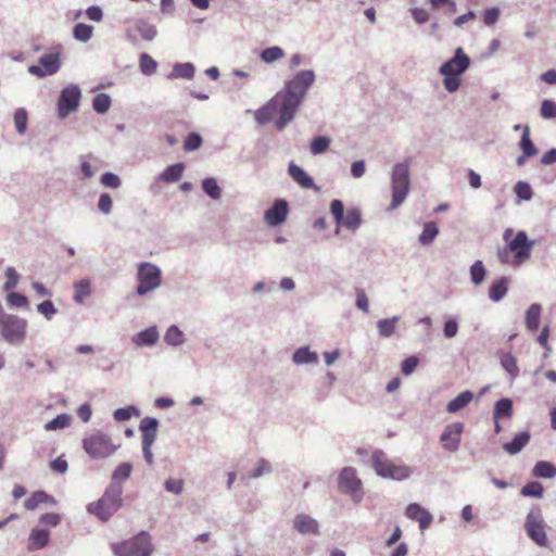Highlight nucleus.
Here are the masks:
<instances>
[{
	"label": "nucleus",
	"mask_w": 556,
	"mask_h": 556,
	"mask_svg": "<svg viewBox=\"0 0 556 556\" xmlns=\"http://www.w3.org/2000/svg\"><path fill=\"white\" fill-rule=\"evenodd\" d=\"M50 541V532L47 529L34 528L29 534L28 551L45 548Z\"/></svg>",
	"instance_id": "23"
},
{
	"label": "nucleus",
	"mask_w": 556,
	"mask_h": 556,
	"mask_svg": "<svg viewBox=\"0 0 556 556\" xmlns=\"http://www.w3.org/2000/svg\"><path fill=\"white\" fill-rule=\"evenodd\" d=\"M371 466L376 473L382 478L403 481L410 477L412 468L405 465L391 463L382 450H375L371 455Z\"/></svg>",
	"instance_id": "7"
},
{
	"label": "nucleus",
	"mask_w": 556,
	"mask_h": 556,
	"mask_svg": "<svg viewBox=\"0 0 556 556\" xmlns=\"http://www.w3.org/2000/svg\"><path fill=\"white\" fill-rule=\"evenodd\" d=\"M292 361L296 365L315 364L318 361V355L316 352L311 351L308 346H301L293 352Z\"/></svg>",
	"instance_id": "30"
},
{
	"label": "nucleus",
	"mask_w": 556,
	"mask_h": 556,
	"mask_svg": "<svg viewBox=\"0 0 556 556\" xmlns=\"http://www.w3.org/2000/svg\"><path fill=\"white\" fill-rule=\"evenodd\" d=\"M116 556H151L154 547L149 532L140 531L128 540L112 544Z\"/></svg>",
	"instance_id": "6"
},
{
	"label": "nucleus",
	"mask_w": 556,
	"mask_h": 556,
	"mask_svg": "<svg viewBox=\"0 0 556 556\" xmlns=\"http://www.w3.org/2000/svg\"><path fill=\"white\" fill-rule=\"evenodd\" d=\"M464 428L465 425L460 421L452 422L445 426L440 435V442L442 443L444 450L448 452H456L459 448Z\"/></svg>",
	"instance_id": "15"
},
{
	"label": "nucleus",
	"mask_w": 556,
	"mask_h": 556,
	"mask_svg": "<svg viewBox=\"0 0 556 556\" xmlns=\"http://www.w3.org/2000/svg\"><path fill=\"white\" fill-rule=\"evenodd\" d=\"M544 119H553L556 117V103L552 100H543L540 110Z\"/></svg>",
	"instance_id": "61"
},
{
	"label": "nucleus",
	"mask_w": 556,
	"mask_h": 556,
	"mask_svg": "<svg viewBox=\"0 0 556 556\" xmlns=\"http://www.w3.org/2000/svg\"><path fill=\"white\" fill-rule=\"evenodd\" d=\"M514 192L517 198L516 203H519L521 201H530L533 197V190L530 184L523 180L516 182V185L514 186Z\"/></svg>",
	"instance_id": "48"
},
{
	"label": "nucleus",
	"mask_w": 556,
	"mask_h": 556,
	"mask_svg": "<svg viewBox=\"0 0 556 556\" xmlns=\"http://www.w3.org/2000/svg\"><path fill=\"white\" fill-rule=\"evenodd\" d=\"M275 113L280 114V100L277 99V96L271 98L264 106L258 109L255 112L254 117L256 123L260 125H265L273 119Z\"/></svg>",
	"instance_id": "19"
},
{
	"label": "nucleus",
	"mask_w": 556,
	"mask_h": 556,
	"mask_svg": "<svg viewBox=\"0 0 556 556\" xmlns=\"http://www.w3.org/2000/svg\"><path fill=\"white\" fill-rule=\"evenodd\" d=\"M519 148L525 153V156H535L539 152L533 141L530 138V128L529 126H525L522 128L521 138L519 141Z\"/></svg>",
	"instance_id": "36"
},
{
	"label": "nucleus",
	"mask_w": 556,
	"mask_h": 556,
	"mask_svg": "<svg viewBox=\"0 0 556 556\" xmlns=\"http://www.w3.org/2000/svg\"><path fill=\"white\" fill-rule=\"evenodd\" d=\"M293 527L301 534H319L317 520L306 514H298L294 517Z\"/></svg>",
	"instance_id": "18"
},
{
	"label": "nucleus",
	"mask_w": 556,
	"mask_h": 556,
	"mask_svg": "<svg viewBox=\"0 0 556 556\" xmlns=\"http://www.w3.org/2000/svg\"><path fill=\"white\" fill-rule=\"evenodd\" d=\"M132 471V465L130 463H121L112 472L111 483H119L126 481Z\"/></svg>",
	"instance_id": "43"
},
{
	"label": "nucleus",
	"mask_w": 556,
	"mask_h": 556,
	"mask_svg": "<svg viewBox=\"0 0 556 556\" xmlns=\"http://www.w3.org/2000/svg\"><path fill=\"white\" fill-rule=\"evenodd\" d=\"M473 399V393L469 390L460 392L456 397L451 400L446 405V410L450 414L458 413L464 409Z\"/></svg>",
	"instance_id": "29"
},
{
	"label": "nucleus",
	"mask_w": 556,
	"mask_h": 556,
	"mask_svg": "<svg viewBox=\"0 0 556 556\" xmlns=\"http://www.w3.org/2000/svg\"><path fill=\"white\" fill-rule=\"evenodd\" d=\"M531 475L538 479H553L556 477V465L547 460H539L534 464Z\"/></svg>",
	"instance_id": "28"
},
{
	"label": "nucleus",
	"mask_w": 556,
	"mask_h": 556,
	"mask_svg": "<svg viewBox=\"0 0 556 556\" xmlns=\"http://www.w3.org/2000/svg\"><path fill=\"white\" fill-rule=\"evenodd\" d=\"M159 420L154 417H144L139 425L142 443H154L157 435Z\"/></svg>",
	"instance_id": "22"
},
{
	"label": "nucleus",
	"mask_w": 556,
	"mask_h": 556,
	"mask_svg": "<svg viewBox=\"0 0 556 556\" xmlns=\"http://www.w3.org/2000/svg\"><path fill=\"white\" fill-rule=\"evenodd\" d=\"M167 492L179 495L184 491V481L181 479H167L164 482Z\"/></svg>",
	"instance_id": "64"
},
{
	"label": "nucleus",
	"mask_w": 556,
	"mask_h": 556,
	"mask_svg": "<svg viewBox=\"0 0 556 556\" xmlns=\"http://www.w3.org/2000/svg\"><path fill=\"white\" fill-rule=\"evenodd\" d=\"M331 138L329 136H315L309 143V151L313 155L324 154L330 147Z\"/></svg>",
	"instance_id": "40"
},
{
	"label": "nucleus",
	"mask_w": 556,
	"mask_h": 556,
	"mask_svg": "<svg viewBox=\"0 0 556 556\" xmlns=\"http://www.w3.org/2000/svg\"><path fill=\"white\" fill-rule=\"evenodd\" d=\"M184 170V163L169 165L160 174V179L165 182H176L181 178Z\"/></svg>",
	"instance_id": "35"
},
{
	"label": "nucleus",
	"mask_w": 556,
	"mask_h": 556,
	"mask_svg": "<svg viewBox=\"0 0 556 556\" xmlns=\"http://www.w3.org/2000/svg\"><path fill=\"white\" fill-rule=\"evenodd\" d=\"M203 142L202 136L199 132L192 131L189 132L184 142V149L186 151H195L198 150Z\"/></svg>",
	"instance_id": "54"
},
{
	"label": "nucleus",
	"mask_w": 556,
	"mask_h": 556,
	"mask_svg": "<svg viewBox=\"0 0 556 556\" xmlns=\"http://www.w3.org/2000/svg\"><path fill=\"white\" fill-rule=\"evenodd\" d=\"M270 471L269 464L266 459L261 458L256 465V467L247 476L242 477V480L244 479H257L262 477L265 473H268Z\"/></svg>",
	"instance_id": "57"
},
{
	"label": "nucleus",
	"mask_w": 556,
	"mask_h": 556,
	"mask_svg": "<svg viewBox=\"0 0 556 556\" xmlns=\"http://www.w3.org/2000/svg\"><path fill=\"white\" fill-rule=\"evenodd\" d=\"M100 182L106 187L112 189H117L122 185V180L118 175L106 172L100 177Z\"/></svg>",
	"instance_id": "59"
},
{
	"label": "nucleus",
	"mask_w": 556,
	"mask_h": 556,
	"mask_svg": "<svg viewBox=\"0 0 556 556\" xmlns=\"http://www.w3.org/2000/svg\"><path fill=\"white\" fill-rule=\"evenodd\" d=\"M27 112L25 109L20 108L14 112V125L18 134H25L27 129Z\"/></svg>",
	"instance_id": "53"
},
{
	"label": "nucleus",
	"mask_w": 556,
	"mask_h": 556,
	"mask_svg": "<svg viewBox=\"0 0 556 556\" xmlns=\"http://www.w3.org/2000/svg\"><path fill=\"white\" fill-rule=\"evenodd\" d=\"M140 72L144 76H151L156 72L157 62L148 53H141L139 56Z\"/></svg>",
	"instance_id": "46"
},
{
	"label": "nucleus",
	"mask_w": 556,
	"mask_h": 556,
	"mask_svg": "<svg viewBox=\"0 0 556 556\" xmlns=\"http://www.w3.org/2000/svg\"><path fill=\"white\" fill-rule=\"evenodd\" d=\"M123 485L110 483L103 495L94 503L87 506V510L94 514L100 520H109L122 507Z\"/></svg>",
	"instance_id": "3"
},
{
	"label": "nucleus",
	"mask_w": 556,
	"mask_h": 556,
	"mask_svg": "<svg viewBox=\"0 0 556 556\" xmlns=\"http://www.w3.org/2000/svg\"><path fill=\"white\" fill-rule=\"evenodd\" d=\"M37 312L43 315L48 320H51L58 313V309L51 300H45L37 305Z\"/></svg>",
	"instance_id": "58"
},
{
	"label": "nucleus",
	"mask_w": 556,
	"mask_h": 556,
	"mask_svg": "<svg viewBox=\"0 0 556 556\" xmlns=\"http://www.w3.org/2000/svg\"><path fill=\"white\" fill-rule=\"evenodd\" d=\"M330 213L337 224L336 235H339L341 227L355 231L362 225L361 211L357 207H351L344 213V204L339 199L330 202Z\"/></svg>",
	"instance_id": "9"
},
{
	"label": "nucleus",
	"mask_w": 556,
	"mask_h": 556,
	"mask_svg": "<svg viewBox=\"0 0 556 556\" xmlns=\"http://www.w3.org/2000/svg\"><path fill=\"white\" fill-rule=\"evenodd\" d=\"M39 64L42 66L45 72H47L48 75H53L59 72L61 64H60V53H47L39 58Z\"/></svg>",
	"instance_id": "32"
},
{
	"label": "nucleus",
	"mask_w": 556,
	"mask_h": 556,
	"mask_svg": "<svg viewBox=\"0 0 556 556\" xmlns=\"http://www.w3.org/2000/svg\"><path fill=\"white\" fill-rule=\"evenodd\" d=\"M112 208H113L112 197L109 193H101L99 197V200H98V210L101 213L109 215L112 213Z\"/></svg>",
	"instance_id": "62"
},
{
	"label": "nucleus",
	"mask_w": 556,
	"mask_h": 556,
	"mask_svg": "<svg viewBox=\"0 0 556 556\" xmlns=\"http://www.w3.org/2000/svg\"><path fill=\"white\" fill-rule=\"evenodd\" d=\"M469 66L470 58L459 47L455 49L454 55L439 67V74L444 77L443 86L450 93L458 90L460 86L459 77Z\"/></svg>",
	"instance_id": "2"
},
{
	"label": "nucleus",
	"mask_w": 556,
	"mask_h": 556,
	"mask_svg": "<svg viewBox=\"0 0 556 556\" xmlns=\"http://www.w3.org/2000/svg\"><path fill=\"white\" fill-rule=\"evenodd\" d=\"M520 494L525 497L542 498L544 495V488L541 482L531 481L521 488Z\"/></svg>",
	"instance_id": "45"
},
{
	"label": "nucleus",
	"mask_w": 556,
	"mask_h": 556,
	"mask_svg": "<svg viewBox=\"0 0 556 556\" xmlns=\"http://www.w3.org/2000/svg\"><path fill=\"white\" fill-rule=\"evenodd\" d=\"M40 504H48V505H55L56 501L53 496L48 494L46 491H36L34 492L30 497H28L25 503L24 507L27 510H34L36 509Z\"/></svg>",
	"instance_id": "27"
},
{
	"label": "nucleus",
	"mask_w": 556,
	"mask_h": 556,
	"mask_svg": "<svg viewBox=\"0 0 556 556\" xmlns=\"http://www.w3.org/2000/svg\"><path fill=\"white\" fill-rule=\"evenodd\" d=\"M5 282L3 283V291H10L14 289L20 280V275L13 267H7L5 268Z\"/></svg>",
	"instance_id": "56"
},
{
	"label": "nucleus",
	"mask_w": 556,
	"mask_h": 556,
	"mask_svg": "<svg viewBox=\"0 0 556 556\" xmlns=\"http://www.w3.org/2000/svg\"><path fill=\"white\" fill-rule=\"evenodd\" d=\"M203 192L212 200H219L222 198V188L214 177H206L202 180Z\"/></svg>",
	"instance_id": "42"
},
{
	"label": "nucleus",
	"mask_w": 556,
	"mask_h": 556,
	"mask_svg": "<svg viewBox=\"0 0 556 556\" xmlns=\"http://www.w3.org/2000/svg\"><path fill=\"white\" fill-rule=\"evenodd\" d=\"M459 329L458 320L455 317H450L444 321L443 334L446 339L454 338Z\"/></svg>",
	"instance_id": "60"
},
{
	"label": "nucleus",
	"mask_w": 556,
	"mask_h": 556,
	"mask_svg": "<svg viewBox=\"0 0 556 556\" xmlns=\"http://www.w3.org/2000/svg\"><path fill=\"white\" fill-rule=\"evenodd\" d=\"M132 416H140V410L135 405L117 408L113 413V417L116 421H126Z\"/></svg>",
	"instance_id": "52"
},
{
	"label": "nucleus",
	"mask_w": 556,
	"mask_h": 556,
	"mask_svg": "<svg viewBox=\"0 0 556 556\" xmlns=\"http://www.w3.org/2000/svg\"><path fill=\"white\" fill-rule=\"evenodd\" d=\"M289 213V204L285 199H277L266 210L264 219L269 226H278L286 222Z\"/></svg>",
	"instance_id": "16"
},
{
	"label": "nucleus",
	"mask_w": 556,
	"mask_h": 556,
	"mask_svg": "<svg viewBox=\"0 0 556 556\" xmlns=\"http://www.w3.org/2000/svg\"><path fill=\"white\" fill-rule=\"evenodd\" d=\"M509 277L502 276L494 280L489 288V298L493 302L502 301L508 291Z\"/></svg>",
	"instance_id": "25"
},
{
	"label": "nucleus",
	"mask_w": 556,
	"mask_h": 556,
	"mask_svg": "<svg viewBox=\"0 0 556 556\" xmlns=\"http://www.w3.org/2000/svg\"><path fill=\"white\" fill-rule=\"evenodd\" d=\"M542 307L538 303H533L526 312V326L529 330L535 331L540 327Z\"/></svg>",
	"instance_id": "33"
},
{
	"label": "nucleus",
	"mask_w": 556,
	"mask_h": 556,
	"mask_svg": "<svg viewBox=\"0 0 556 556\" xmlns=\"http://www.w3.org/2000/svg\"><path fill=\"white\" fill-rule=\"evenodd\" d=\"M164 342L170 346H179L184 344L185 336L176 325H172L164 334Z\"/></svg>",
	"instance_id": "41"
},
{
	"label": "nucleus",
	"mask_w": 556,
	"mask_h": 556,
	"mask_svg": "<svg viewBox=\"0 0 556 556\" xmlns=\"http://www.w3.org/2000/svg\"><path fill=\"white\" fill-rule=\"evenodd\" d=\"M527 535L540 547H548L549 542L545 531L544 520L539 506H534L527 514L525 521Z\"/></svg>",
	"instance_id": "12"
},
{
	"label": "nucleus",
	"mask_w": 556,
	"mask_h": 556,
	"mask_svg": "<svg viewBox=\"0 0 556 556\" xmlns=\"http://www.w3.org/2000/svg\"><path fill=\"white\" fill-rule=\"evenodd\" d=\"M338 486L340 492L349 495L354 504L363 501L364 490L357 471L353 467H344L338 477Z\"/></svg>",
	"instance_id": "11"
},
{
	"label": "nucleus",
	"mask_w": 556,
	"mask_h": 556,
	"mask_svg": "<svg viewBox=\"0 0 556 556\" xmlns=\"http://www.w3.org/2000/svg\"><path fill=\"white\" fill-rule=\"evenodd\" d=\"M288 174L302 188L319 190V188L315 185L314 179L295 163L291 162L289 164Z\"/></svg>",
	"instance_id": "17"
},
{
	"label": "nucleus",
	"mask_w": 556,
	"mask_h": 556,
	"mask_svg": "<svg viewBox=\"0 0 556 556\" xmlns=\"http://www.w3.org/2000/svg\"><path fill=\"white\" fill-rule=\"evenodd\" d=\"M315 79L316 75L313 70H302L287 80L283 89L276 93L277 99L280 100V117L275 121L278 130H282L293 121Z\"/></svg>",
	"instance_id": "1"
},
{
	"label": "nucleus",
	"mask_w": 556,
	"mask_h": 556,
	"mask_svg": "<svg viewBox=\"0 0 556 556\" xmlns=\"http://www.w3.org/2000/svg\"><path fill=\"white\" fill-rule=\"evenodd\" d=\"M501 365L510 376L511 380H515L519 375V367L517 365L516 357L507 352L501 355Z\"/></svg>",
	"instance_id": "38"
},
{
	"label": "nucleus",
	"mask_w": 556,
	"mask_h": 556,
	"mask_svg": "<svg viewBox=\"0 0 556 556\" xmlns=\"http://www.w3.org/2000/svg\"><path fill=\"white\" fill-rule=\"evenodd\" d=\"M409 161L396 163L391 173L392 201L389 211L397 208L407 198L409 191Z\"/></svg>",
	"instance_id": "5"
},
{
	"label": "nucleus",
	"mask_w": 556,
	"mask_h": 556,
	"mask_svg": "<svg viewBox=\"0 0 556 556\" xmlns=\"http://www.w3.org/2000/svg\"><path fill=\"white\" fill-rule=\"evenodd\" d=\"M400 321V316H392L390 318L379 319L376 324L378 334L381 338H390L396 332V325Z\"/></svg>",
	"instance_id": "31"
},
{
	"label": "nucleus",
	"mask_w": 556,
	"mask_h": 556,
	"mask_svg": "<svg viewBox=\"0 0 556 556\" xmlns=\"http://www.w3.org/2000/svg\"><path fill=\"white\" fill-rule=\"evenodd\" d=\"M439 235V228L434 222H427L424 225V229L418 237V241L421 245H430L437 236Z\"/></svg>",
	"instance_id": "37"
},
{
	"label": "nucleus",
	"mask_w": 556,
	"mask_h": 556,
	"mask_svg": "<svg viewBox=\"0 0 556 556\" xmlns=\"http://www.w3.org/2000/svg\"><path fill=\"white\" fill-rule=\"evenodd\" d=\"M530 440L531 433L528 430L520 431L503 444V450L509 455H516L529 444Z\"/></svg>",
	"instance_id": "20"
},
{
	"label": "nucleus",
	"mask_w": 556,
	"mask_h": 556,
	"mask_svg": "<svg viewBox=\"0 0 556 556\" xmlns=\"http://www.w3.org/2000/svg\"><path fill=\"white\" fill-rule=\"evenodd\" d=\"M83 448L90 458L99 460L112 456L118 448V445L112 442L109 434L96 431L83 440Z\"/></svg>",
	"instance_id": "8"
},
{
	"label": "nucleus",
	"mask_w": 556,
	"mask_h": 556,
	"mask_svg": "<svg viewBox=\"0 0 556 556\" xmlns=\"http://www.w3.org/2000/svg\"><path fill=\"white\" fill-rule=\"evenodd\" d=\"M507 245L509 251L515 253L511 265L518 266L530 258L534 241L530 240L525 231H518Z\"/></svg>",
	"instance_id": "14"
},
{
	"label": "nucleus",
	"mask_w": 556,
	"mask_h": 556,
	"mask_svg": "<svg viewBox=\"0 0 556 556\" xmlns=\"http://www.w3.org/2000/svg\"><path fill=\"white\" fill-rule=\"evenodd\" d=\"M27 320L17 315L5 313L0 304V337L11 345L24 342L27 331Z\"/></svg>",
	"instance_id": "4"
},
{
	"label": "nucleus",
	"mask_w": 556,
	"mask_h": 556,
	"mask_svg": "<svg viewBox=\"0 0 556 556\" xmlns=\"http://www.w3.org/2000/svg\"><path fill=\"white\" fill-rule=\"evenodd\" d=\"M93 34V26L78 23L73 28V37L79 42H88Z\"/></svg>",
	"instance_id": "44"
},
{
	"label": "nucleus",
	"mask_w": 556,
	"mask_h": 556,
	"mask_svg": "<svg viewBox=\"0 0 556 556\" xmlns=\"http://www.w3.org/2000/svg\"><path fill=\"white\" fill-rule=\"evenodd\" d=\"M7 303L10 307H26L28 305V299L26 295L20 292H10L7 295Z\"/></svg>",
	"instance_id": "55"
},
{
	"label": "nucleus",
	"mask_w": 556,
	"mask_h": 556,
	"mask_svg": "<svg viewBox=\"0 0 556 556\" xmlns=\"http://www.w3.org/2000/svg\"><path fill=\"white\" fill-rule=\"evenodd\" d=\"M159 338L160 333L156 326H151L135 334L131 338V342L138 348L152 346L157 342Z\"/></svg>",
	"instance_id": "21"
},
{
	"label": "nucleus",
	"mask_w": 556,
	"mask_h": 556,
	"mask_svg": "<svg viewBox=\"0 0 556 556\" xmlns=\"http://www.w3.org/2000/svg\"><path fill=\"white\" fill-rule=\"evenodd\" d=\"M514 413V402L509 397H501L494 404L492 418L496 420L510 418Z\"/></svg>",
	"instance_id": "26"
},
{
	"label": "nucleus",
	"mask_w": 556,
	"mask_h": 556,
	"mask_svg": "<svg viewBox=\"0 0 556 556\" xmlns=\"http://www.w3.org/2000/svg\"><path fill=\"white\" fill-rule=\"evenodd\" d=\"M80 99L81 90L78 85L71 84L64 87L58 99V116L64 119L75 112L79 106Z\"/></svg>",
	"instance_id": "13"
},
{
	"label": "nucleus",
	"mask_w": 556,
	"mask_h": 556,
	"mask_svg": "<svg viewBox=\"0 0 556 556\" xmlns=\"http://www.w3.org/2000/svg\"><path fill=\"white\" fill-rule=\"evenodd\" d=\"M470 280L475 286H480L486 276V269L482 263V261H476L469 269Z\"/></svg>",
	"instance_id": "47"
},
{
	"label": "nucleus",
	"mask_w": 556,
	"mask_h": 556,
	"mask_svg": "<svg viewBox=\"0 0 556 556\" xmlns=\"http://www.w3.org/2000/svg\"><path fill=\"white\" fill-rule=\"evenodd\" d=\"M426 510L427 509H425L418 503H412L406 507L405 516L410 520L417 521Z\"/></svg>",
	"instance_id": "63"
},
{
	"label": "nucleus",
	"mask_w": 556,
	"mask_h": 556,
	"mask_svg": "<svg viewBox=\"0 0 556 556\" xmlns=\"http://www.w3.org/2000/svg\"><path fill=\"white\" fill-rule=\"evenodd\" d=\"M74 294L73 301L76 304H84L86 299L92 293L91 280L89 278H83L73 283Z\"/></svg>",
	"instance_id": "24"
},
{
	"label": "nucleus",
	"mask_w": 556,
	"mask_h": 556,
	"mask_svg": "<svg viewBox=\"0 0 556 556\" xmlns=\"http://www.w3.org/2000/svg\"><path fill=\"white\" fill-rule=\"evenodd\" d=\"M111 97L108 93H98L92 99V108L98 114H105L111 108Z\"/></svg>",
	"instance_id": "49"
},
{
	"label": "nucleus",
	"mask_w": 556,
	"mask_h": 556,
	"mask_svg": "<svg viewBox=\"0 0 556 556\" xmlns=\"http://www.w3.org/2000/svg\"><path fill=\"white\" fill-rule=\"evenodd\" d=\"M136 30L141 38L146 41H152L157 36V29L154 25L148 23L146 20L140 18L136 22Z\"/></svg>",
	"instance_id": "39"
},
{
	"label": "nucleus",
	"mask_w": 556,
	"mask_h": 556,
	"mask_svg": "<svg viewBox=\"0 0 556 556\" xmlns=\"http://www.w3.org/2000/svg\"><path fill=\"white\" fill-rule=\"evenodd\" d=\"M137 280L136 293L143 296L161 286L162 271L156 265L143 262L138 266Z\"/></svg>",
	"instance_id": "10"
},
{
	"label": "nucleus",
	"mask_w": 556,
	"mask_h": 556,
	"mask_svg": "<svg viewBox=\"0 0 556 556\" xmlns=\"http://www.w3.org/2000/svg\"><path fill=\"white\" fill-rule=\"evenodd\" d=\"M195 73V67L191 62L176 63L169 74V78H184L192 79Z\"/></svg>",
	"instance_id": "34"
},
{
	"label": "nucleus",
	"mask_w": 556,
	"mask_h": 556,
	"mask_svg": "<svg viewBox=\"0 0 556 556\" xmlns=\"http://www.w3.org/2000/svg\"><path fill=\"white\" fill-rule=\"evenodd\" d=\"M71 416L67 414H60L54 417L52 420L45 424L43 428L47 431H54L59 429H64L70 426Z\"/></svg>",
	"instance_id": "51"
},
{
	"label": "nucleus",
	"mask_w": 556,
	"mask_h": 556,
	"mask_svg": "<svg viewBox=\"0 0 556 556\" xmlns=\"http://www.w3.org/2000/svg\"><path fill=\"white\" fill-rule=\"evenodd\" d=\"M285 56V51L278 46L268 47L262 50L260 58L265 63H273Z\"/></svg>",
	"instance_id": "50"
}]
</instances>
